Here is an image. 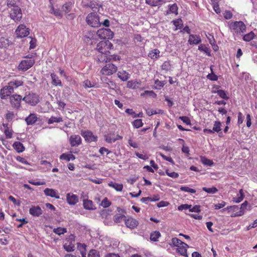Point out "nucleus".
Returning a JSON list of instances; mask_svg holds the SVG:
<instances>
[{
	"instance_id": "c756f323",
	"label": "nucleus",
	"mask_w": 257,
	"mask_h": 257,
	"mask_svg": "<svg viewBox=\"0 0 257 257\" xmlns=\"http://www.w3.org/2000/svg\"><path fill=\"white\" fill-rule=\"evenodd\" d=\"M141 83L136 80H131L127 82V87L128 88L136 89L139 88Z\"/></svg>"
},
{
	"instance_id": "774afa93",
	"label": "nucleus",
	"mask_w": 257,
	"mask_h": 257,
	"mask_svg": "<svg viewBox=\"0 0 257 257\" xmlns=\"http://www.w3.org/2000/svg\"><path fill=\"white\" fill-rule=\"evenodd\" d=\"M179 119H181L183 122H184L187 125L191 124V121L189 117H188L187 116H180Z\"/></svg>"
},
{
	"instance_id": "2f4dec72",
	"label": "nucleus",
	"mask_w": 257,
	"mask_h": 257,
	"mask_svg": "<svg viewBox=\"0 0 257 257\" xmlns=\"http://www.w3.org/2000/svg\"><path fill=\"white\" fill-rule=\"evenodd\" d=\"M51 77L52 80V84L55 86H62V83L59 77L54 73L51 74Z\"/></svg>"
},
{
	"instance_id": "1a4fd4ad",
	"label": "nucleus",
	"mask_w": 257,
	"mask_h": 257,
	"mask_svg": "<svg viewBox=\"0 0 257 257\" xmlns=\"http://www.w3.org/2000/svg\"><path fill=\"white\" fill-rule=\"evenodd\" d=\"M13 92V88L8 83V85L4 86L0 90V97L2 99H7L12 96L11 94Z\"/></svg>"
},
{
	"instance_id": "393cba45",
	"label": "nucleus",
	"mask_w": 257,
	"mask_h": 257,
	"mask_svg": "<svg viewBox=\"0 0 257 257\" xmlns=\"http://www.w3.org/2000/svg\"><path fill=\"white\" fill-rule=\"evenodd\" d=\"M117 77L122 81H126L130 78V74L125 70H120L117 73Z\"/></svg>"
},
{
	"instance_id": "864d4df0",
	"label": "nucleus",
	"mask_w": 257,
	"mask_h": 257,
	"mask_svg": "<svg viewBox=\"0 0 257 257\" xmlns=\"http://www.w3.org/2000/svg\"><path fill=\"white\" fill-rule=\"evenodd\" d=\"M166 174L168 176L172 178H177L179 177V174L174 171H170L169 169L166 170Z\"/></svg>"
},
{
	"instance_id": "f03ea898",
	"label": "nucleus",
	"mask_w": 257,
	"mask_h": 257,
	"mask_svg": "<svg viewBox=\"0 0 257 257\" xmlns=\"http://www.w3.org/2000/svg\"><path fill=\"white\" fill-rule=\"evenodd\" d=\"M228 25L229 29L234 35L241 34L245 31L246 26L241 21L230 22Z\"/></svg>"
},
{
	"instance_id": "423d86ee",
	"label": "nucleus",
	"mask_w": 257,
	"mask_h": 257,
	"mask_svg": "<svg viewBox=\"0 0 257 257\" xmlns=\"http://www.w3.org/2000/svg\"><path fill=\"white\" fill-rule=\"evenodd\" d=\"M117 70V67L112 63L106 64L100 70V73L102 75L110 76L115 73Z\"/></svg>"
},
{
	"instance_id": "bf43d9fd",
	"label": "nucleus",
	"mask_w": 257,
	"mask_h": 257,
	"mask_svg": "<svg viewBox=\"0 0 257 257\" xmlns=\"http://www.w3.org/2000/svg\"><path fill=\"white\" fill-rule=\"evenodd\" d=\"M143 125V123L142 122V119H136L133 121V125L136 128H139L141 126H142Z\"/></svg>"
},
{
	"instance_id": "a18cd8bd",
	"label": "nucleus",
	"mask_w": 257,
	"mask_h": 257,
	"mask_svg": "<svg viewBox=\"0 0 257 257\" xmlns=\"http://www.w3.org/2000/svg\"><path fill=\"white\" fill-rule=\"evenodd\" d=\"M161 233L159 231H155L150 234V239L154 241H157L158 239L160 237Z\"/></svg>"
},
{
	"instance_id": "052dcab7",
	"label": "nucleus",
	"mask_w": 257,
	"mask_h": 257,
	"mask_svg": "<svg viewBox=\"0 0 257 257\" xmlns=\"http://www.w3.org/2000/svg\"><path fill=\"white\" fill-rule=\"evenodd\" d=\"M83 86L85 88H92L94 87V83H92L90 80H86L83 82Z\"/></svg>"
},
{
	"instance_id": "7c9ffc66",
	"label": "nucleus",
	"mask_w": 257,
	"mask_h": 257,
	"mask_svg": "<svg viewBox=\"0 0 257 257\" xmlns=\"http://www.w3.org/2000/svg\"><path fill=\"white\" fill-rule=\"evenodd\" d=\"M108 185L114 188L117 191H121L123 189V185L113 182H110L108 184Z\"/></svg>"
},
{
	"instance_id": "4468645a",
	"label": "nucleus",
	"mask_w": 257,
	"mask_h": 257,
	"mask_svg": "<svg viewBox=\"0 0 257 257\" xmlns=\"http://www.w3.org/2000/svg\"><path fill=\"white\" fill-rule=\"evenodd\" d=\"M81 135L84 138L85 140L87 142H91L96 141L97 138L95 137L92 133L89 131H81Z\"/></svg>"
},
{
	"instance_id": "b1692460",
	"label": "nucleus",
	"mask_w": 257,
	"mask_h": 257,
	"mask_svg": "<svg viewBox=\"0 0 257 257\" xmlns=\"http://www.w3.org/2000/svg\"><path fill=\"white\" fill-rule=\"evenodd\" d=\"M247 204V202L246 201H244L243 203L241 204L239 208V210L235 213L234 214L232 215L231 217H237L243 215L245 213V210L246 208Z\"/></svg>"
},
{
	"instance_id": "f3484780",
	"label": "nucleus",
	"mask_w": 257,
	"mask_h": 257,
	"mask_svg": "<svg viewBox=\"0 0 257 257\" xmlns=\"http://www.w3.org/2000/svg\"><path fill=\"white\" fill-rule=\"evenodd\" d=\"M30 214L35 217H39L42 214L43 211L39 206H32L29 210Z\"/></svg>"
},
{
	"instance_id": "6ab92c4d",
	"label": "nucleus",
	"mask_w": 257,
	"mask_h": 257,
	"mask_svg": "<svg viewBox=\"0 0 257 257\" xmlns=\"http://www.w3.org/2000/svg\"><path fill=\"white\" fill-rule=\"evenodd\" d=\"M45 195L47 196L59 199L60 198L58 191L55 189L47 188L44 190Z\"/></svg>"
},
{
	"instance_id": "c85d7f7f",
	"label": "nucleus",
	"mask_w": 257,
	"mask_h": 257,
	"mask_svg": "<svg viewBox=\"0 0 257 257\" xmlns=\"http://www.w3.org/2000/svg\"><path fill=\"white\" fill-rule=\"evenodd\" d=\"M13 148L18 153H21L24 151L25 147L23 144L20 142H15L13 145Z\"/></svg>"
},
{
	"instance_id": "f8f14e48",
	"label": "nucleus",
	"mask_w": 257,
	"mask_h": 257,
	"mask_svg": "<svg viewBox=\"0 0 257 257\" xmlns=\"http://www.w3.org/2000/svg\"><path fill=\"white\" fill-rule=\"evenodd\" d=\"M17 38H21L27 37L30 33V30L25 25H19L15 31Z\"/></svg>"
},
{
	"instance_id": "412c9836",
	"label": "nucleus",
	"mask_w": 257,
	"mask_h": 257,
	"mask_svg": "<svg viewBox=\"0 0 257 257\" xmlns=\"http://www.w3.org/2000/svg\"><path fill=\"white\" fill-rule=\"evenodd\" d=\"M124 221L126 226L131 229L135 228L138 225V222L133 218H129L127 219L125 218Z\"/></svg>"
},
{
	"instance_id": "6e6552de",
	"label": "nucleus",
	"mask_w": 257,
	"mask_h": 257,
	"mask_svg": "<svg viewBox=\"0 0 257 257\" xmlns=\"http://www.w3.org/2000/svg\"><path fill=\"white\" fill-rule=\"evenodd\" d=\"M22 96L15 94H13L10 97V101L12 107L16 109H19L21 107V101L23 100Z\"/></svg>"
},
{
	"instance_id": "aec40b11",
	"label": "nucleus",
	"mask_w": 257,
	"mask_h": 257,
	"mask_svg": "<svg viewBox=\"0 0 257 257\" xmlns=\"http://www.w3.org/2000/svg\"><path fill=\"white\" fill-rule=\"evenodd\" d=\"M61 160L69 162L70 161H73L76 159V157L72 154V151H71L69 152L63 153L59 157Z\"/></svg>"
},
{
	"instance_id": "e2e57ef3",
	"label": "nucleus",
	"mask_w": 257,
	"mask_h": 257,
	"mask_svg": "<svg viewBox=\"0 0 257 257\" xmlns=\"http://www.w3.org/2000/svg\"><path fill=\"white\" fill-rule=\"evenodd\" d=\"M15 117V114L13 112L9 111L6 114V118L8 121H11Z\"/></svg>"
},
{
	"instance_id": "a19ab883",
	"label": "nucleus",
	"mask_w": 257,
	"mask_h": 257,
	"mask_svg": "<svg viewBox=\"0 0 257 257\" xmlns=\"http://www.w3.org/2000/svg\"><path fill=\"white\" fill-rule=\"evenodd\" d=\"M53 231L56 234H57L58 235H61L62 234H64V233H66L67 230L66 228H63V227H59L54 228Z\"/></svg>"
},
{
	"instance_id": "a878e982",
	"label": "nucleus",
	"mask_w": 257,
	"mask_h": 257,
	"mask_svg": "<svg viewBox=\"0 0 257 257\" xmlns=\"http://www.w3.org/2000/svg\"><path fill=\"white\" fill-rule=\"evenodd\" d=\"M83 205L84 208L86 210H94L96 209L93 202L90 200L84 199L83 201Z\"/></svg>"
},
{
	"instance_id": "603ef678",
	"label": "nucleus",
	"mask_w": 257,
	"mask_h": 257,
	"mask_svg": "<svg viewBox=\"0 0 257 257\" xmlns=\"http://www.w3.org/2000/svg\"><path fill=\"white\" fill-rule=\"evenodd\" d=\"M202 190L209 194H215L218 191V189L215 187L211 188L203 187Z\"/></svg>"
},
{
	"instance_id": "4c0bfd02",
	"label": "nucleus",
	"mask_w": 257,
	"mask_h": 257,
	"mask_svg": "<svg viewBox=\"0 0 257 257\" xmlns=\"http://www.w3.org/2000/svg\"><path fill=\"white\" fill-rule=\"evenodd\" d=\"M40 164L44 166L43 169L45 172L50 170L52 167L51 163L45 160L41 161Z\"/></svg>"
},
{
	"instance_id": "69168bd1",
	"label": "nucleus",
	"mask_w": 257,
	"mask_h": 257,
	"mask_svg": "<svg viewBox=\"0 0 257 257\" xmlns=\"http://www.w3.org/2000/svg\"><path fill=\"white\" fill-rule=\"evenodd\" d=\"M191 205H188L187 204H182L178 207V210L179 211H182L183 210H190V208H191Z\"/></svg>"
},
{
	"instance_id": "37998d69",
	"label": "nucleus",
	"mask_w": 257,
	"mask_h": 257,
	"mask_svg": "<svg viewBox=\"0 0 257 257\" xmlns=\"http://www.w3.org/2000/svg\"><path fill=\"white\" fill-rule=\"evenodd\" d=\"M172 22L176 27L175 30L181 29L183 27V22L181 19H176Z\"/></svg>"
},
{
	"instance_id": "4be33fe9",
	"label": "nucleus",
	"mask_w": 257,
	"mask_h": 257,
	"mask_svg": "<svg viewBox=\"0 0 257 257\" xmlns=\"http://www.w3.org/2000/svg\"><path fill=\"white\" fill-rule=\"evenodd\" d=\"M97 32L95 31H88L84 36V40L86 42H88L90 40L96 39Z\"/></svg>"
},
{
	"instance_id": "c9c22d12",
	"label": "nucleus",
	"mask_w": 257,
	"mask_h": 257,
	"mask_svg": "<svg viewBox=\"0 0 257 257\" xmlns=\"http://www.w3.org/2000/svg\"><path fill=\"white\" fill-rule=\"evenodd\" d=\"M50 13L54 14L55 16L57 17L61 18L63 15L61 10L60 11L57 9H55L53 5L50 6Z\"/></svg>"
},
{
	"instance_id": "09e8293b",
	"label": "nucleus",
	"mask_w": 257,
	"mask_h": 257,
	"mask_svg": "<svg viewBox=\"0 0 257 257\" xmlns=\"http://www.w3.org/2000/svg\"><path fill=\"white\" fill-rule=\"evenodd\" d=\"M147 114L149 115H152L153 114H158V113H163V111L161 109H148L146 110Z\"/></svg>"
},
{
	"instance_id": "cd10ccee",
	"label": "nucleus",
	"mask_w": 257,
	"mask_h": 257,
	"mask_svg": "<svg viewBox=\"0 0 257 257\" xmlns=\"http://www.w3.org/2000/svg\"><path fill=\"white\" fill-rule=\"evenodd\" d=\"M5 127L4 134L7 139H11L13 137V131L12 128L8 126V124L3 123Z\"/></svg>"
},
{
	"instance_id": "473e14b6",
	"label": "nucleus",
	"mask_w": 257,
	"mask_h": 257,
	"mask_svg": "<svg viewBox=\"0 0 257 257\" xmlns=\"http://www.w3.org/2000/svg\"><path fill=\"white\" fill-rule=\"evenodd\" d=\"M169 7V11L167 12V14H169L170 13L174 14L175 15H177L178 8L177 5L176 4H174L173 5H169L168 6Z\"/></svg>"
},
{
	"instance_id": "5fc2aeb1",
	"label": "nucleus",
	"mask_w": 257,
	"mask_h": 257,
	"mask_svg": "<svg viewBox=\"0 0 257 257\" xmlns=\"http://www.w3.org/2000/svg\"><path fill=\"white\" fill-rule=\"evenodd\" d=\"M9 41L5 38L0 40V47L6 48L9 46Z\"/></svg>"
},
{
	"instance_id": "20e7f679",
	"label": "nucleus",
	"mask_w": 257,
	"mask_h": 257,
	"mask_svg": "<svg viewBox=\"0 0 257 257\" xmlns=\"http://www.w3.org/2000/svg\"><path fill=\"white\" fill-rule=\"evenodd\" d=\"M23 100L31 106H36L40 101V98L38 94L29 92L26 94Z\"/></svg>"
},
{
	"instance_id": "f257e3e1",
	"label": "nucleus",
	"mask_w": 257,
	"mask_h": 257,
	"mask_svg": "<svg viewBox=\"0 0 257 257\" xmlns=\"http://www.w3.org/2000/svg\"><path fill=\"white\" fill-rule=\"evenodd\" d=\"M113 45L108 40L101 41L96 46V50L99 54L97 56V60L99 62H109L111 59L108 58V54H110L109 50L112 48Z\"/></svg>"
},
{
	"instance_id": "8fccbe9b",
	"label": "nucleus",
	"mask_w": 257,
	"mask_h": 257,
	"mask_svg": "<svg viewBox=\"0 0 257 257\" xmlns=\"http://www.w3.org/2000/svg\"><path fill=\"white\" fill-rule=\"evenodd\" d=\"M214 93H216L222 99L225 100L228 99V97L227 96L225 91L223 90H218L216 91H214Z\"/></svg>"
},
{
	"instance_id": "9b49d317",
	"label": "nucleus",
	"mask_w": 257,
	"mask_h": 257,
	"mask_svg": "<svg viewBox=\"0 0 257 257\" xmlns=\"http://www.w3.org/2000/svg\"><path fill=\"white\" fill-rule=\"evenodd\" d=\"M113 36V33L109 29H100L97 31V37L101 39H110Z\"/></svg>"
},
{
	"instance_id": "a211bd4d",
	"label": "nucleus",
	"mask_w": 257,
	"mask_h": 257,
	"mask_svg": "<svg viewBox=\"0 0 257 257\" xmlns=\"http://www.w3.org/2000/svg\"><path fill=\"white\" fill-rule=\"evenodd\" d=\"M188 42L191 45H197L201 43V39L199 35L191 34L189 36Z\"/></svg>"
},
{
	"instance_id": "58836bf2",
	"label": "nucleus",
	"mask_w": 257,
	"mask_h": 257,
	"mask_svg": "<svg viewBox=\"0 0 257 257\" xmlns=\"http://www.w3.org/2000/svg\"><path fill=\"white\" fill-rule=\"evenodd\" d=\"M114 133H110L104 136L105 140L108 143H112L115 142L114 139Z\"/></svg>"
},
{
	"instance_id": "ea45409f",
	"label": "nucleus",
	"mask_w": 257,
	"mask_h": 257,
	"mask_svg": "<svg viewBox=\"0 0 257 257\" xmlns=\"http://www.w3.org/2000/svg\"><path fill=\"white\" fill-rule=\"evenodd\" d=\"M160 51L158 49H153L149 53V57L152 59H155L159 57Z\"/></svg>"
},
{
	"instance_id": "338daca9",
	"label": "nucleus",
	"mask_w": 257,
	"mask_h": 257,
	"mask_svg": "<svg viewBox=\"0 0 257 257\" xmlns=\"http://www.w3.org/2000/svg\"><path fill=\"white\" fill-rule=\"evenodd\" d=\"M16 159L17 161L21 162V163L25 165H29L28 162L24 158L21 156H17L16 157Z\"/></svg>"
},
{
	"instance_id": "4d7b16f0",
	"label": "nucleus",
	"mask_w": 257,
	"mask_h": 257,
	"mask_svg": "<svg viewBox=\"0 0 257 257\" xmlns=\"http://www.w3.org/2000/svg\"><path fill=\"white\" fill-rule=\"evenodd\" d=\"M88 257H100L99 252L96 249H91L88 254Z\"/></svg>"
},
{
	"instance_id": "13d9d810",
	"label": "nucleus",
	"mask_w": 257,
	"mask_h": 257,
	"mask_svg": "<svg viewBox=\"0 0 257 257\" xmlns=\"http://www.w3.org/2000/svg\"><path fill=\"white\" fill-rule=\"evenodd\" d=\"M180 190L186 192H189L192 194L195 193L196 192V190L195 189L190 188L189 187L187 186L181 187L180 188Z\"/></svg>"
},
{
	"instance_id": "ddd939ff",
	"label": "nucleus",
	"mask_w": 257,
	"mask_h": 257,
	"mask_svg": "<svg viewBox=\"0 0 257 257\" xmlns=\"http://www.w3.org/2000/svg\"><path fill=\"white\" fill-rule=\"evenodd\" d=\"M10 17L16 22L20 21L22 17L20 8L18 6L14 7L11 11Z\"/></svg>"
},
{
	"instance_id": "6e6d98bb",
	"label": "nucleus",
	"mask_w": 257,
	"mask_h": 257,
	"mask_svg": "<svg viewBox=\"0 0 257 257\" xmlns=\"http://www.w3.org/2000/svg\"><path fill=\"white\" fill-rule=\"evenodd\" d=\"M166 84V82L165 81H160L158 79L155 80V88L160 89L161 88L163 87Z\"/></svg>"
},
{
	"instance_id": "3c124183",
	"label": "nucleus",
	"mask_w": 257,
	"mask_h": 257,
	"mask_svg": "<svg viewBox=\"0 0 257 257\" xmlns=\"http://www.w3.org/2000/svg\"><path fill=\"white\" fill-rule=\"evenodd\" d=\"M221 123L219 121H215L214 122L213 130L214 132L219 133L221 131Z\"/></svg>"
},
{
	"instance_id": "dca6fc26",
	"label": "nucleus",
	"mask_w": 257,
	"mask_h": 257,
	"mask_svg": "<svg viewBox=\"0 0 257 257\" xmlns=\"http://www.w3.org/2000/svg\"><path fill=\"white\" fill-rule=\"evenodd\" d=\"M67 202L71 205H74L79 201L78 196L71 193H67L66 195Z\"/></svg>"
},
{
	"instance_id": "e433bc0d",
	"label": "nucleus",
	"mask_w": 257,
	"mask_h": 257,
	"mask_svg": "<svg viewBox=\"0 0 257 257\" xmlns=\"http://www.w3.org/2000/svg\"><path fill=\"white\" fill-rule=\"evenodd\" d=\"M72 9V5L69 3L64 4L61 8V12L63 14H67L70 12Z\"/></svg>"
},
{
	"instance_id": "2eb2a0df",
	"label": "nucleus",
	"mask_w": 257,
	"mask_h": 257,
	"mask_svg": "<svg viewBox=\"0 0 257 257\" xmlns=\"http://www.w3.org/2000/svg\"><path fill=\"white\" fill-rule=\"evenodd\" d=\"M69 142L71 147H78L81 144L82 139L79 135H73L70 136Z\"/></svg>"
},
{
	"instance_id": "7ed1b4c3",
	"label": "nucleus",
	"mask_w": 257,
	"mask_h": 257,
	"mask_svg": "<svg viewBox=\"0 0 257 257\" xmlns=\"http://www.w3.org/2000/svg\"><path fill=\"white\" fill-rule=\"evenodd\" d=\"M172 244L174 246L177 247V251L181 255L183 256L186 255L187 248L189 247L187 244L176 237L172 238Z\"/></svg>"
},
{
	"instance_id": "de8ad7c7",
	"label": "nucleus",
	"mask_w": 257,
	"mask_h": 257,
	"mask_svg": "<svg viewBox=\"0 0 257 257\" xmlns=\"http://www.w3.org/2000/svg\"><path fill=\"white\" fill-rule=\"evenodd\" d=\"M255 37V35L253 32H250L248 34L244 35L243 37V39L244 41L249 42L251 40H252Z\"/></svg>"
},
{
	"instance_id": "c03bdc74",
	"label": "nucleus",
	"mask_w": 257,
	"mask_h": 257,
	"mask_svg": "<svg viewBox=\"0 0 257 257\" xmlns=\"http://www.w3.org/2000/svg\"><path fill=\"white\" fill-rule=\"evenodd\" d=\"M163 0H146V4L151 6H158L161 4Z\"/></svg>"
},
{
	"instance_id": "5701e85b",
	"label": "nucleus",
	"mask_w": 257,
	"mask_h": 257,
	"mask_svg": "<svg viewBox=\"0 0 257 257\" xmlns=\"http://www.w3.org/2000/svg\"><path fill=\"white\" fill-rule=\"evenodd\" d=\"M9 84L12 86L13 89L15 88H17L19 86H21L23 85L24 81L22 78H16L14 79L9 83Z\"/></svg>"
},
{
	"instance_id": "0e129e2a",
	"label": "nucleus",
	"mask_w": 257,
	"mask_h": 257,
	"mask_svg": "<svg viewBox=\"0 0 257 257\" xmlns=\"http://www.w3.org/2000/svg\"><path fill=\"white\" fill-rule=\"evenodd\" d=\"M145 94L149 95L153 98H155L157 96V94L152 90H146L143 93H142L141 95L144 96Z\"/></svg>"
},
{
	"instance_id": "680f3d73",
	"label": "nucleus",
	"mask_w": 257,
	"mask_h": 257,
	"mask_svg": "<svg viewBox=\"0 0 257 257\" xmlns=\"http://www.w3.org/2000/svg\"><path fill=\"white\" fill-rule=\"evenodd\" d=\"M111 205V202L108 200L107 198L103 199L101 203V205L104 208L109 207Z\"/></svg>"
},
{
	"instance_id": "f704fd0d",
	"label": "nucleus",
	"mask_w": 257,
	"mask_h": 257,
	"mask_svg": "<svg viewBox=\"0 0 257 257\" xmlns=\"http://www.w3.org/2000/svg\"><path fill=\"white\" fill-rule=\"evenodd\" d=\"M198 50L206 54L208 56H211L210 50L209 48L204 44H200L198 46Z\"/></svg>"
},
{
	"instance_id": "bb28decb",
	"label": "nucleus",
	"mask_w": 257,
	"mask_h": 257,
	"mask_svg": "<svg viewBox=\"0 0 257 257\" xmlns=\"http://www.w3.org/2000/svg\"><path fill=\"white\" fill-rule=\"evenodd\" d=\"M38 119L37 115L35 113H31L25 118V121L28 125H32L34 124Z\"/></svg>"
},
{
	"instance_id": "49530a36",
	"label": "nucleus",
	"mask_w": 257,
	"mask_h": 257,
	"mask_svg": "<svg viewBox=\"0 0 257 257\" xmlns=\"http://www.w3.org/2000/svg\"><path fill=\"white\" fill-rule=\"evenodd\" d=\"M63 121L62 117H55L51 116L48 120V124H52L54 122H60Z\"/></svg>"
},
{
	"instance_id": "72a5a7b5",
	"label": "nucleus",
	"mask_w": 257,
	"mask_h": 257,
	"mask_svg": "<svg viewBox=\"0 0 257 257\" xmlns=\"http://www.w3.org/2000/svg\"><path fill=\"white\" fill-rule=\"evenodd\" d=\"M244 194L242 189H240L239 193L237 194L236 196L233 199V202L235 203L240 202L244 198Z\"/></svg>"
},
{
	"instance_id": "79ce46f5",
	"label": "nucleus",
	"mask_w": 257,
	"mask_h": 257,
	"mask_svg": "<svg viewBox=\"0 0 257 257\" xmlns=\"http://www.w3.org/2000/svg\"><path fill=\"white\" fill-rule=\"evenodd\" d=\"M200 159L201 163L205 166H211L213 164L212 160L207 159L205 157H201Z\"/></svg>"
},
{
	"instance_id": "0eeeda50",
	"label": "nucleus",
	"mask_w": 257,
	"mask_h": 257,
	"mask_svg": "<svg viewBox=\"0 0 257 257\" xmlns=\"http://www.w3.org/2000/svg\"><path fill=\"white\" fill-rule=\"evenodd\" d=\"M66 242L63 245L64 249L67 252H72L74 250L75 248V236L74 234H71L66 238Z\"/></svg>"
},
{
	"instance_id": "39448f33",
	"label": "nucleus",
	"mask_w": 257,
	"mask_h": 257,
	"mask_svg": "<svg viewBox=\"0 0 257 257\" xmlns=\"http://www.w3.org/2000/svg\"><path fill=\"white\" fill-rule=\"evenodd\" d=\"M86 22L88 25L94 28H98L101 25L99 17L96 13H89L86 17Z\"/></svg>"
},
{
	"instance_id": "9d476101",
	"label": "nucleus",
	"mask_w": 257,
	"mask_h": 257,
	"mask_svg": "<svg viewBox=\"0 0 257 257\" xmlns=\"http://www.w3.org/2000/svg\"><path fill=\"white\" fill-rule=\"evenodd\" d=\"M35 62V59L32 58H27L21 61L18 68L22 71H26L34 65Z\"/></svg>"
}]
</instances>
